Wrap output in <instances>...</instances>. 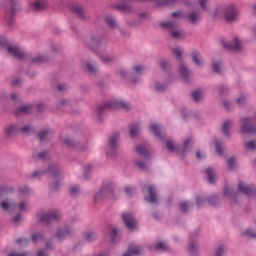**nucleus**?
<instances>
[{"instance_id": "f257e3e1", "label": "nucleus", "mask_w": 256, "mask_h": 256, "mask_svg": "<svg viewBox=\"0 0 256 256\" xmlns=\"http://www.w3.org/2000/svg\"><path fill=\"white\" fill-rule=\"evenodd\" d=\"M45 173H48L49 187L52 191H58L63 181V172L61 167L55 163L50 164L47 170H36L31 174V179H41Z\"/></svg>"}, {"instance_id": "f03ea898", "label": "nucleus", "mask_w": 256, "mask_h": 256, "mask_svg": "<svg viewBox=\"0 0 256 256\" xmlns=\"http://www.w3.org/2000/svg\"><path fill=\"white\" fill-rule=\"evenodd\" d=\"M253 191H256L254 184L248 185L247 183L240 181L238 183L237 191L233 192V189L226 188L224 190V197L229 199L232 205H239V197H241V193L243 195H247V197H251V195H253Z\"/></svg>"}, {"instance_id": "7ed1b4c3", "label": "nucleus", "mask_w": 256, "mask_h": 256, "mask_svg": "<svg viewBox=\"0 0 256 256\" xmlns=\"http://www.w3.org/2000/svg\"><path fill=\"white\" fill-rule=\"evenodd\" d=\"M220 13H222L225 21H227L228 23H235V21L239 19V9H237V6L233 4L217 8L215 12L216 17Z\"/></svg>"}, {"instance_id": "20e7f679", "label": "nucleus", "mask_w": 256, "mask_h": 256, "mask_svg": "<svg viewBox=\"0 0 256 256\" xmlns=\"http://www.w3.org/2000/svg\"><path fill=\"white\" fill-rule=\"evenodd\" d=\"M159 27L164 29V31H167L172 39H181V37H183V29H181V26H179V22H177V20L161 22Z\"/></svg>"}, {"instance_id": "39448f33", "label": "nucleus", "mask_w": 256, "mask_h": 256, "mask_svg": "<svg viewBox=\"0 0 256 256\" xmlns=\"http://www.w3.org/2000/svg\"><path fill=\"white\" fill-rule=\"evenodd\" d=\"M173 55H175L180 63L179 66V73L185 81H189L191 79V70L189 69L188 65H185V62L183 61V50L181 48H173L172 49Z\"/></svg>"}, {"instance_id": "423d86ee", "label": "nucleus", "mask_w": 256, "mask_h": 256, "mask_svg": "<svg viewBox=\"0 0 256 256\" xmlns=\"http://www.w3.org/2000/svg\"><path fill=\"white\" fill-rule=\"evenodd\" d=\"M70 11L73 15H75V17H77L81 21H91V14H89L87 9H85V6L81 4H71Z\"/></svg>"}, {"instance_id": "0eeeda50", "label": "nucleus", "mask_w": 256, "mask_h": 256, "mask_svg": "<svg viewBox=\"0 0 256 256\" xmlns=\"http://www.w3.org/2000/svg\"><path fill=\"white\" fill-rule=\"evenodd\" d=\"M256 122V115L251 117H242L240 118V131L243 135H247L249 133H255V123Z\"/></svg>"}, {"instance_id": "6e6552de", "label": "nucleus", "mask_w": 256, "mask_h": 256, "mask_svg": "<svg viewBox=\"0 0 256 256\" xmlns=\"http://www.w3.org/2000/svg\"><path fill=\"white\" fill-rule=\"evenodd\" d=\"M142 191L143 193H145V191L148 192V194H145L144 196L146 203H150V205H154L155 207L159 205V194H157V189H155V186H143Z\"/></svg>"}, {"instance_id": "1a4fd4ad", "label": "nucleus", "mask_w": 256, "mask_h": 256, "mask_svg": "<svg viewBox=\"0 0 256 256\" xmlns=\"http://www.w3.org/2000/svg\"><path fill=\"white\" fill-rule=\"evenodd\" d=\"M6 3H8L9 6H8L7 14L5 16V21L7 25H9L10 27H13L15 23L13 15H15L17 11L21 9V7L17 3V0H6Z\"/></svg>"}, {"instance_id": "9d476101", "label": "nucleus", "mask_w": 256, "mask_h": 256, "mask_svg": "<svg viewBox=\"0 0 256 256\" xmlns=\"http://www.w3.org/2000/svg\"><path fill=\"white\" fill-rule=\"evenodd\" d=\"M102 42L103 36L100 33H94L88 40H86V45L94 53H99Z\"/></svg>"}, {"instance_id": "9b49d317", "label": "nucleus", "mask_w": 256, "mask_h": 256, "mask_svg": "<svg viewBox=\"0 0 256 256\" xmlns=\"http://www.w3.org/2000/svg\"><path fill=\"white\" fill-rule=\"evenodd\" d=\"M221 44L224 49H227V51H234L235 53H241L243 51V44L238 37H234L233 41L231 42L221 40Z\"/></svg>"}, {"instance_id": "f8f14e48", "label": "nucleus", "mask_w": 256, "mask_h": 256, "mask_svg": "<svg viewBox=\"0 0 256 256\" xmlns=\"http://www.w3.org/2000/svg\"><path fill=\"white\" fill-rule=\"evenodd\" d=\"M209 203L211 207H217L221 203V200H219V196L217 195H212L210 197H203V196H197L196 197V205L198 208L203 207L205 205V202Z\"/></svg>"}, {"instance_id": "ddd939ff", "label": "nucleus", "mask_w": 256, "mask_h": 256, "mask_svg": "<svg viewBox=\"0 0 256 256\" xmlns=\"http://www.w3.org/2000/svg\"><path fill=\"white\" fill-rule=\"evenodd\" d=\"M40 223H45V225H51L53 221H61V212H47L40 216Z\"/></svg>"}, {"instance_id": "4468645a", "label": "nucleus", "mask_w": 256, "mask_h": 256, "mask_svg": "<svg viewBox=\"0 0 256 256\" xmlns=\"http://www.w3.org/2000/svg\"><path fill=\"white\" fill-rule=\"evenodd\" d=\"M124 225H126L129 231H135L137 229V220L135 216L130 212H124L121 215Z\"/></svg>"}, {"instance_id": "2eb2a0df", "label": "nucleus", "mask_w": 256, "mask_h": 256, "mask_svg": "<svg viewBox=\"0 0 256 256\" xmlns=\"http://www.w3.org/2000/svg\"><path fill=\"white\" fill-rule=\"evenodd\" d=\"M108 197L113 198V186L106 184L94 196V201H105V199H107Z\"/></svg>"}, {"instance_id": "dca6fc26", "label": "nucleus", "mask_w": 256, "mask_h": 256, "mask_svg": "<svg viewBox=\"0 0 256 256\" xmlns=\"http://www.w3.org/2000/svg\"><path fill=\"white\" fill-rule=\"evenodd\" d=\"M47 10V1L45 0H35L28 5V11L30 13H41Z\"/></svg>"}, {"instance_id": "f3484780", "label": "nucleus", "mask_w": 256, "mask_h": 256, "mask_svg": "<svg viewBox=\"0 0 256 256\" xmlns=\"http://www.w3.org/2000/svg\"><path fill=\"white\" fill-rule=\"evenodd\" d=\"M55 135V131L51 128L42 129L37 132V138L39 139L40 143H49L51 139H53Z\"/></svg>"}, {"instance_id": "a211bd4d", "label": "nucleus", "mask_w": 256, "mask_h": 256, "mask_svg": "<svg viewBox=\"0 0 256 256\" xmlns=\"http://www.w3.org/2000/svg\"><path fill=\"white\" fill-rule=\"evenodd\" d=\"M33 110L34 107L32 104H23L22 102L21 104L16 106V109L13 111V114L16 117H21V115H30V113H32Z\"/></svg>"}, {"instance_id": "6ab92c4d", "label": "nucleus", "mask_w": 256, "mask_h": 256, "mask_svg": "<svg viewBox=\"0 0 256 256\" xmlns=\"http://www.w3.org/2000/svg\"><path fill=\"white\" fill-rule=\"evenodd\" d=\"M119 147V134H113L109 139V152L110 157L117 155V148Z\"/></svg>"}, {"instance_id": "aec40b11", "label": "nucleus", "mask_w": 256, "mask_h": 256, "mask_svg": "<svg viewBox=\"0 0 256 256\" xmlns=\"http://www.w3.org/2000/svg\"><path fill=\"white\" fill-rule=\"evenodd\" d=\"M71 235H73V229L69 226L58 228L56 231V237L60 242L65 241V239L71 237Z\"/></svg>"}, {"instance_id": "412c9836", "label": "nucleus", "mask_w": 256, "mask_h": 256, "mask_svg": "<svg viewBox=\"0 0 256 256\" xmlns=\"http://www.w3.org/2000/svg\"><path fill=\"white\" fill-rule=\"evenodd\" d=\"M0 207L3 211H7V213H13L17 209V203L11 198H5L0 202Z\"/></svg>"}, {"instance_id": "4be33fe9", "label": "nucleus", "mask_w": 256, "mask_h": 256, "mask_svg": "<svg viewBox=\"0 0 256 256\" xmlns=\"http://www.w3.org/2000/svg\"><path fill=\"white\" fill-rule=\"evenodd\" d=\"M7 50V53L16 59H25V53L19 49L17 46H9V42L7 41V46L4 48Z\"/></svg>"}, {"instance_id": "5701e85b", "label": "nucleus", "mask_w": 256, "mask_h": 256, "mask_svg": "<svg viewBox=\"0 0 256 256\" xmlns=\"http://www.w3.org/2000/svg\"><path fill=\"white\" fill-rule=\"evenodd\" d=\"M20 124H10L4 128V137L6 139H11V137H15L17 133H19Z\"/></svg>"}, {"instance_id": "b1692460", "label": "nucleus", "mask_w": 256, "mask_h": 256, "mask_svg": "<svg viewBox=\"0 0 256 256\" xmlns=\"http://www.w3.org/2000/svg\"><path fill=\"white\" fill-rule=\"evenodd\" d=\"M64 143L70 149H79L80 151H85V149H87V145H81V143L77 142L74 138L69 136L64 139Z\"/></svg>"}, {"instance_id": "393cba45", "label": "nucleus", "mask_w": 256, "mask_h": 256, "mask_svg": "<svg viewBox=\"0 0 256 256\" xmlns=\"http://www.w3.org/2000/svg\"><path fill=\"white\" fill-rule=\"evenodd\" d=\"M111 107L112 109H124L125 111H131L133 109L131 103L126 100H112Z\"/></svg>"}, {"instance_id": "a878e982", "label": "nucleus", "mask_w": 256, "mask_h": 256, "mask_svg": "<svg viewBox=\"0 0 256 256\" xmlns=\"http://www.w3.org/2000/svg\"><path fill=\"white\" fill-rule=\"evenodd\" d=\"M32 65H43L45 63H49L51 61V57L47 54H38L31 58Z\"/></svg>"}, {"instance_id": "bb28decb", "label": "nucleus", "mask_w": 256, "mask_h": 256, "mask_svg": "<svg viewBox=\"0 0 256 256\" xmlns=\"http://www.w3.org/2000/svg\"><path fill=\"white\" fill-rule=\"evenodd\" d=\"M109 109H113L111 106V101L105 104H101L96 108V114L100 121L103 120V116L107 113V111H109Z\"/></svg>"}, {"instance_id": "cd10ccee", "label": "nucleus", "mask_w": 256, "mask_h": 256, "mask_svg": "<svg viewBox=\"0 0 256 256\" xmlns=\"http://www.w3.org/2000/svg\"><path fill=\"white\" fill-rule=\"evenodd\" d=\"M104 23L109 27V29H119L120 25L117 22V18L115 16L108 14L104 17Z\"/></svg>"}, {"instance_id": "c85d7f7f", "label": "nucleus", "mask_w": 256, "mask_h": 256, "mask_svg": "<svg viewBox=\"0 0 256 256\" xmlns=\"http://www.w3.org/2000/svg\"><path fill=\"white\" fill-rule=\"evenodd\" d=\"M186 19L191 25H197L201 21V11L195 10L190 12L187 16Z\"/></svg>"}, {"instance_id": "c756f323", "label": "nucleus", "mask_w": 256, "mask_h": 256, "mask_svg": "<svg viewBox=\"0 0 256 256\" xmlns=\"http://www.w3.org/2000/svg\"><path fill=\"white\" fill-rule=\"evenodd\" d=\"M150 129L158 139H165V130L163 129V126L154 123L150 126Z\"/></svg>"}, {"instance_id": "7c9ffc66", "label": "nucleus", "mask_w": 256, "mask_h": 256, "mask_svg": "<svg viewBox=\"0 0 256 256\" xmlns=\"http://www.w3.org/2000/svg\"><path fill=\"white\" fill-rule=\"evenodd\" d=\"M57 109H60V111H71L73 106L70 100L62 98L57 103Z\"/></svg>"}, {"instance_id": "2f4dec72", "label": "nucleus", "mask_w": 256, "mask_h": 256, "mask_svg": "<svg viewBox=\"0 0 256 256\" xmlns=\"http://www.w3.org/2000/svg\"><path fill=\"white\" fill-rule=\"evenodd\" d=\"M135 150L143 157V159H151V155L149 153V146H145L143 144L135 147Z\"/></svg>"}, {"instance_id": "473e14b6", "label": "nucleus", "mask_w": 256, "mask_h": 256, "mask_svg": "<svg viewBox=\"0 0 256 256\" xmlns=\"http://www.w3.org/2000/svg\"><path fill=\"white\" fill-rule=\"evenodd\" d=\"M13 193H15V186H0V200L2 199V197H7V195H13Z\"/></svg>"}, {"instance_id": "72a5a7b5", "label": "nucleus", "mask_w": 256, "mask_h": 256, "mask_svg": "<svg viewBox=\"0 0 256 256\" xmlns=\"http://www.w3.org/2000/svg\"><path fill=\"white\" fill-rule=\"evenodd\" d=\"M84 240L87 241V243H93L99 239V236L97 235V232L93 230H88L83 233Z\"/></svg>"}, {"instance_id": "f704fd0d", "label": "nucleus", "mask_w": 256, "mask_h": 256, "mask_svg": "<svg viewBox=\"0 0 256 256\" xmlns=\"http://www.w3.org/2000/svg\"><path fill=\"white\" fill-rule=\"evenodd\" d=\"M204 173L207 176L209 183H215V181H217V172L215 171V168L209 167Z\"/></svg>"}, {"instance_id": "c9c22d12", "label": "nucleus", "mask_w": 256, "mask_h": 256, "mask_svg": "<svg viewBox=\"0 0 256 256\" xmlns=\"http://www.w3.org/2000/svg\"><path fill=\"white\" fill-rule=\"evenodd\" d=\"M231 127H233V120H226L222 126V133H224L225 137H231Z\"/></svg>"}, {"instance_id": "e433bc0d", "label": "nucleus", "mask_w": 256, "mask_h": 256, "mask_svg": "<svg viewBox=\"0 0 256 256\" xmlns=\"http://www.w3.org/2000/svg\"><path fill=\"white\" fill-rule=\"evenodd\" d=\"M116 59L117 58L115 57V55H112V54H105V55L100 56V61L104 65H113V63H115Z\"/></svg>"}, {"instance_id": "4c0bfd02", "label": "nucleus", "mask_w": 256, "mask_h": 256, "mask_svg": "<svg viewBox=\"0 0 256 256\" xmlns=\"http://www.w3.org/2000/svg\"><path fill=\"white\" fill-rule=\"evenodd\" d=\"M19 131L22 132L23 135H33L35 133V128L31 124L20 125Z\"/></svg>"}, {"instance_id": "58836bf2", "label": "nucleus", "mask_w": 256, "mask_h": 256, "mask_svg": "<svg viewBox=\"0 0 256 256\" xmlns=\"http://www.w3.org/2000/svg\"><path fill=\"white\" fill-rule=\"evenodd\" d=\"M191 58L193 63H195L198 67H201L203 65V60L201 59V53H199V51L194 50L191 53Z\"/></svg>"}, {"instance_id": "ea45409f", "label": "nucleus", "mask_w": 256, "mask_h": 256, "mask_svg": "<svg viewBox=\"0 0 256 256\" xmlns=\"http://www.w3.org/2000/svg\"><path fill=\"white\" fill-rule=\"evenodd\" d=\"M10 99L13 102V107H18L23 103V98H21V95L17 92L12 93Z\"/></svg>"}, {"instance_id": "a19ab883", "label": "nucleus", "mask_w": 256, "mask_h": 256, "mask_svg": "<svg viewBox=\"0 0 256 256\" xmlns=\"http://www.w3.org/2000/svg\"><path fill=\"white\" fill-rule=\"evenodd\" d=\"M138 1H142L143 3L154 1L156 5L163 6V5H175V3H177L178 0H138Z\"/></svg>"}, {"instance_id": "79ce46f5", "label": "nucleus", "mask_w": 256, "mask_h": 256, "mask_svg": "<svg viewBox=\"0 0 256 256\" xmlns=\"http://www.w3.org/2000/svg\"><path fill=\"white\" fill-rule=\"evenodd\" d=\"M212 69L218 75L221 74V69H223V60H212Z\"/></svg>"}, {"instance_id": "37998d69", "label": "nucleus", "mask_w": 256, "mask_h": 256, "mask_svg": "<svg viewBox=\"0 0 256 256\" xmlns=\"http://www.w3.org/2000/svg\"><path fill=\"white\" fill-rule=\"evenodd\" d=\"M141 253V247L139 246H129L126 253L123 254V256H133V255H139Z\"/></svg>"}, {"instance_id": "c03bdc74", "label": "nucleus", "mask_w": 256, "mask_h": 256, "mask_svg": "<svg viewBox=\"0 0 256 256\" xmlns=\"http://www.w3.org/2000/svg\"><path fill=\"white\" fill-rule=\"evenodd\" d=\"M192 99L195 103H201L203 101V90L198 89L192 92Z\"/></svg>"}, {"instance_id": "a18cd8bd", "label": "nucleus", "mask_w": 256, "mask_h": 256, "mask_svg": "<svg viewBox=\"0 0 256 256\" xmlns=\"http://www.w3.org/2000/svg\"><path fill=\"white\" fill-rule=\"evenodd\" d=\"M114 8L117 9V11H120V13H131V11H133L131 6L127 4H117Z\"/></svg>"}, {"instance_id": "49530a36", "label": "nucleus", "mask_w": 256, "mask_h": 256, "mask_svg": "<svg viewBox=\"0 0 256 256\" xmlns=\"http://www.w3.org/2000/svg\"><path fill=\"white\" fill-rule=\"evenodd\" d=\"M166 147L168 151H176V153H181V146L173 143L171 140L166 141Z\"/></svg>"}, {"instance_id": "de8ad7c7", "label": "nucleus", "mask_w": 256, "mask_h": 256, "mask_svg": "<svg viewBox=\"0 0 256 256\" xmlns=\"http://www.w3.org/2000/svg\"><path fill=\"white\" fill-rule=\"evenodd\" d=\"M188 251L191 256H197V252L199 251V243L190 242Z\"/></svg>"}, {"instance_id": "09e8293b", "label": "nucleus", "mask_w": 256, "mask_h": 256, "mask_svg": "<svg viewBox=\"0 0 256 256\" xmlns=\"http://www.w3.org/2000/svg\"><path fill=\"white\" fill-rule=\"evenodd\" d=\"M37 157L39 159H41L42 161H47V159H49V157H51L49 150H44L42 152H39L38 154H34V158L37 159Z\"/></svg>"}, {"instance_id": "8fccbe9b", "label": "nucleus", "mask_w": 256, "mask_h": 256, "mask_svg": "<svg viewBox=\"0 0 256 256\" xmlns=\"http://www.w3.org/2000/svg\"><path fill=\"white\" fill-rule=\"evenodd\" d=\"M139 129H141V127L139 126V123H135L130 125V135L131 137H137V135H139Z\"/></svg>"}, {"instance_id": "3c124183", "label": "nucleus", "mask_w": 256, "mask_h": 256, "mask_svg": "<svg viewBox=\"0 0 256 256\" xmlns=\"http://www.w3.org/2000/svg\"><path fill=\"white\" fill-rule=\"evenodd\" d=\"M86 69L90 75H97V67H95V62H86Z\"/></svg>"}, {"instance_id": "603ef678", "label": "nucleus", "mask_w": 256, "mask_h": 256, "mask_svg": "<svg viewBox=\"0 0 256 256\" xmlns=\"http://www.w3.org/2000/svg\"><path fill=\"white\" fill-rule=\"evenodd\" d=\"M31 240L33 241V243H37V241H45V234H43L42 232L32 234Z\"/></svg>"}, {"instance_id": "864d4df0", "label": "nucleus", "mask_w": 256, "mask_h": 256, "mask_svg": "<svg viewBox=\"0 0 256 256\" xmlns=\"http://www.w3.org/2000/svg\"><path fill=\"white\" fill-rule=\"evenodd\" d=\"M244 237L247 239H256V230H253L251 228L247 229L243 232Z\"/></svg>"}, {"instance_id": "5fc2aeb1", "label": "nucleus", "mask_w": 256, "mask_h": 256, "mask_svg": "<svg viewBox=\"0 0 256 256\" xmlns=\"http://www.w3.org/2000/svg\"><path fill=\"white\" fill-rule=\"evenodd\" d=\"M78 195H81V188L77 185L70 187V196L71 197H77Z\"/></svg>"}, {"instance_id": "6e6d98bb", "label": "nucleus", "mask_w": 256, "mask_h": 256, "mask_svg": "<svg viewBox=\"0 0 256 256\" xmlns=\"http://www.w3.org/2000/svg\"><path fill=\"white\" fill-rule=\"evenodd\" d=\"M191 207H193V203H191V202H181L180 203V211H182V213H187V211H189V209H191Z\"/></svg>"}, {"instance_id": "4d7b16f0", "label": "nucleus", "mask_w": 256, "mask_h": 256, "mask_svg": "<svg viewBox=\"0 0 256 256\" xmlns=\"http://www.w3.org/2000/svg\"><path fill=\"white\" fill-rule=\"evenodd\" d=\"M189 145H193V138H188L187 140L184 141L183 143V148H182V155H185L187 153V150L189 149Z\"/></svg>"}, {"instance_id": "13d9d810", "label": "nucleus", "mask_w": 256, "mask_h": 256, "mask_svg": "<svg viewBox=\"0 0 256 256\" xmlns=\"http://www.w3.org/2000/svg\"><path fill=\"white\" fill-rule=\"evenodd\" d=\"M224 145H225V143H223L219 140L215 141L216 152L218 153V155H223Z\"/></svg>"}, {"instance_id": "bf43d9fd", "label": "nucleus", "mask_w": 256, "mask_h": 256, "mask_svg": "<svg viewBox=\"0 0 256 256\" xmlns=\"http://www.w3.org/2000/svg\"><path fill=\"white\" fill-rule=\"evenodd\" d=\"M218 92L221 97H225V95H227L229 93V87L222 84V85L218 86Z\"/></svg>"}, {"instance_id": "052dcab7", "label": "nucleus", "mask_w": 256, "mask_h": 256, "mask_svg": "<svg viewBox=\"0 0 256 256\" xmlns=\"http://www.w3.org/2000/svg\"><path fill=\"white\" fill-rule=\"evenodd\" d=\"M136 165L141 169L142 171H149V165H147L143 160H137Z\"/></svg>"}, {"instance_id": "680f3d73", "label": "nucleus", "mask_w": 256, "mask_h": 256, "mask_svg": "<svg viewBox=\"0 0 256 256\" xmlns=\"http://www.w3.org/2000/svg\"><path fill=\"white\" fill-rule=\"evenodd\" d=\"M154 249L156 251H167V244L165 242H158L155 246Z\"/></svg>"}, {"instance_id": "e2e57ef3", "label": "nucleus", "mask_w": 256, "mask_h": 256, "mask_svg": "<svg viewBox=\"0 0 256 256\" xmlns=\"http://www.w3.org/2000/svg\"><path fill=\"white\" fill-rule=\"evenodd\" d=\"M155 90L158 91L159 93L165 91L167 89V85L159 82H155Z\"/></svg>"}, {"instance_id": "0e129e2a", "label": "nucleus", "mask_w": 256, "mask_h": 256, "mask_svg": "<svg viewBox=\"0 0 256 256\" xmlns=\"http://www.w3.org/2000/svg\"><path fill=\"white\" fill-rule=\"evenodd\" d=\"M225 251H227V247L220 245L215 252V256H223L225 254Z\"/></svg>"}, {"instance_id": "69168bd1", "label": "nucleus", "mask_w": 256, "mask_h": 256, "mask_svg": "<svg viewBox=\"0 0 256 256\" xmlns=\"http://www.w3.org/2000/svg\"><path fill=\"white\" fill-rule=\"evenodd\" d=\"M227 163H228L229 170L233 171V169H235V165H236L235 157L229 158Z\"/></svg>"}, {"instance_id": "338daca9", "label": "nucleus", "mask_w": 256, "mask_h": 256, "mask_svg": "<svg viewBox=\"0 0 256 256\" xmlns=\"http://www.w3.org/2000/svg\"><path fill=\"white\" fill-rule=\"evenodd\" d=\"M19 193L21 195H29L31 193V189L28 186H22L19 188Z\"/></svg>"}, {"instance_id": "774afa93", "label": "nucleus", "mask_w": 256, "mask_h": 256, "mask_svg": "<svg viewBox=\"0 0 256 256\" xmlns=\"http://www.w3.org/2000/svg\"><path fill=\"white\" fill-rule=\"evenodd\" d=\"M8 256H27V252L19 253L17 251H12L8 254Z\"/></svg>"}]
</instances>
